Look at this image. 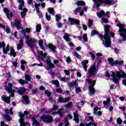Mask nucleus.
<instances>
[{"instance_id":"nucleus-1","label":"nucleus","mask_w":126,"mask_h":126,"mask_svg":"<svg viewBox=\"0 0 126 126\" xmlns=\"http://www.w3.org/2000/svg\"><path fill=\"white\" fill-rule=\"evenodd\" d=\"M110 28H111V26L109 25H106L104 26L105 32L104 34V40H105V42L104 46L106 48H110V47H111V44H112V42L111 41V37L109 34V33L111 32Z\"/></svg>"},{"instance_id":"nucleus-2","label":"nucleus","mask_w":126,"mask_h":126,"mask_svg":"<svg viewBox=\"0 0 126 126\" xmlns=\"http://www.w3.org/2000/svg\"><path fill=\"white\" fill-rule=\"evenodd\" d=\"M111 76L112 77V81L114 83H119L121 78H126V74L125 71H117L116 73L113 72L111 74Z\"/></svg>"},{"instance_id":"nucleus-3","label":"nucleus","mask_w":126,"mask_h":126,"mask_svg":"<svg viewBox=\"0 0 126 126\" xmlns=\"http://www.w3.org/2000/svg\"><path fill=\"white\" fill-rule=\"evenodd\" d=\"M40 121H42L45 124H51L53 123L54 118L52 115L44 114L40 116Z\"/></svg>"},{"instance_id":"nucleus-4","label":"nucleus","mask_w":126,"mask_h":126,"mask_svg":"<svg viewBox=\"0 0 126 126\" xmlns=\"http://www.w3.org/2000/svg\"><path fill=\"white\" fill-rule=\"evenodd\" d=\"M109 64L111 65V66H116L117 64H119L120 65H122L123 63H124V61H118L116 60L115 62L114 61V59L112 58H108L107 60Z\"/></svg>"},{"instance_id":"nucleus-5","label":"nucleus","mask_w":126,"mask_h":126,"mask_svg":"<svg viewBox=\"0 0 126 126\" xmlns=\"http://www.w3.org/2000/svg\"><path fill=\"white\" fill-rule=\"evenodd\" d=\"M38 41L35 38H31L29 40L26 41V44L28 47H30L31 49H34V47H36L35 43H37Z\"/></svg>"},{"instance_id":"nucleus-6","label":"nucleus","mask_w":126,"mask_h":126,"mask_svg":"<svg viewBox=\"0 0 126 126\" xmlns=\"http://www.w3.org/2000/svg\"><path fill=\"white\" fill-rule=\"evenodd\" d=\"M14 84V83H8V86H6L5 87L6 91H7L9 94H14L15 92H17L15 90H12V87Z\"/></svg>"},{"instance_id":"nucleus-7","label":"nucleus","mask_w":126,"mask_h":126,"mask_svg":"<svg viewBox=\"0 0 126 126\" xmlns=\"http://www.w3.org/2000/svg\"><path fill=\"white\" fill-rule=\"evenodd\" d=\"M94 3H97L99 2V3H104L105 4H107L108 5H113L115 2L113 0H93Z\"/></svg>"},{"instance_id":"nucleus-8","label":"nucleus","mask_w":126,"mask_h":126,"mask_svg":"<svg viewBox=\"0 0 126 126\" xmlns=\"http://www.w3.org/2000/svg\"><path fill=\"white\" fill-rule=\"evenodd\" d=\"M0 48H3V53L4 55H6L7 54V52H9V49H10V46L9 45H7L5 48V42L4 41L0 42Z\"/></svg>"},{"instance_id":"nucleus-9","label":"nucleus","mask_w":126,"mask_h":126,"mask_svg":"<svg viewBox=\"0 0 126 126\" xmlns=\"http://www.w3.org/2000/svg\"><path fill=\"white\" fill-rule=\"evenodd\" d=\"M96 70H97V69L96 68V66L94 65L92 66L89 70V76H90V77H92V76H95L96 73H97Z\"/></svg>"},{"instance_id":"nucleus-10","label":"nucleus","mask_w":126,"mask_h":126,"mask_svg":"<svg viewBox=\"0 0 126 126\" xmlns=\"http://www.w3.org/2000/svg\"><path fill=\"white\" fill-rule=\"evenodd\" d=\"M69 25H73L76 24V25H79L80 24V21L78 19H74L73 18H68Z\"/></svg>"},{"instance_id":"nucleus-11","label":"nucleus","mask_w":126,"mask_h":126,"mask_svg":"<svg viewBox=\"0 0 126 126\" xmlns=\"http://www.w3.org/2000/svg\"><path fill=\"white\" fill-rule=\"evenodd\" d=\"M45 46L46 48H48V49L51 50L52 52H53L54 54H55V53H58V51L56 50V49H57L56 46L53 45V44L49 43L48 44H47V43H45Z\"/></svg>"},{"instance_id":"nucleus-12","label":"nucleus","mask_w":126,"mask_h":126,"mask_svg":"<svg viewBox=\"0 0 126 126\" xmlns=\"http://www.w3.org/2000/svg\"><path fill=\"white\" fill-rule=\"evenodd\" d=\"M10 97H14V94H10V96L8 97L2 96L1 100L2 101H4V102H5V103H6L7 104H10Z\"/></svg>"},{"instance_id":"nucleus-13","label":"nucleus","mask_w":126,"mask_h":126,"mask_svg":"<svg viewBox=\"0 0 126 126\" xmlns=\"http://www.w3.org/2000/svg\"><path fill=\"white\" fill-rule=\"evenodd\" d=\"M78 112V110H76L75 112L73 113V116L74 118V119H73V121H75L76 124H78L79 122V115L77 114Z\"/></svg>"},{"instance_id":"nucleus-14","label":"nucleus","mask_w":126,"mask_h":126,"mask_svg":"<svg viewBox=\"0 0 126 126\" xmlns=\"http://www.w3.org/2000/svg\"><path fill=\"white\" fill-rule=\"evenodd\" d=\"M16 26L17 30H20L21 29V22L19 20L16 19L15 20V25Z\"/></svg>"},{"instance_id":"nucleus-15","label":"nucleus","mask_w":126,"mask_h":126,"mask_svg":"<svg viewBox=\"0 0 126 126\" xmlns=\"http://www.w3.org/2000/svg\"><path fill=\"white\" fill-rule=\"evenodd\" d=\"M24 46V43H23V39H21L19 40V43L17 46V50L18 51H20L22 49H23V47Z\"/></svg>"},{"instance_id":"nucleus-16","label":"nucleus","mask_w":126,"mask_h":126,"mask_svg":"<svg viewBox=\"0 0 126 126\" xmlns=\"http://www.w3.org/2000/svg\"><path fill=\"white\" fill-rule=\"evenodd\" d=\"M17 0L19 3H21V4L19 5L18 9L19 10H22V9H23V7L24 6V4L25 2H24V0Z\"/></svg>"},{"instance_id":"nucleus-17","label":"nucleus","mask_w":126,"mask_h":126,"mask_svg":"<svg viewBox=\"0 0 126 126\" xmlns=\"http://www.w3.org/2000/svg\"><path fill=\"white\" fill-rule=\"evenodd\" d=\"M25 92H26V89L24 87H20V89L17 91V93L19 95H24Z\"/></svg>"},{"instance_id":"nucleus-18","label":"nucleus","mask_w":126,"mask_h":126,"mask_svg":"<svg viewBox=\"0 0 126 126\" xmlns=\"http://www.w3.org/2000/svg\"><path fill=\"white\" fill-rule=\"evenodd\" d=\"M86 81H87V82L89 83V84H91V85L89 86L91 87H94L95 84H96V80L92 81L90 79H87Z\"/></svg>"},{"instance_id":"nucleus-19","label":"nucleus","mask_w":126,"mask_h":126,"mask_svg":"<svg viewBox=\"0 0 126 126\" xmlns=\"http://www.w3.org/2000/svg\"><path fill=\"white\" fill-rule=\"evenodd\" d=\"M96 14L98 18H102V17L106 16V14L105 13V11L103 10V9H101L99 13L97 12Z\"/></svg>"},{"instance_id":"nucleus-20","label":"nucleus","mask_w":126,"mask_h":126,"mask_svg":"<svg viewBox=\"0 0 126 126\" xmlns=\"http://www.w3.org/2000/svg\"><path fill=\"white\" fill-rule=\"evenodd\" d=\"M22 98L25 101L26 104L28 105V104H30V99H29V96L27 95H23Z\"/></svg>"},{"instance_id":"nucleus-21","label":"nucleus","mask_w":126,"mask_h":126,"mask_svg":"<svg viewBox=\"0 0 126 126\" xmlns=\"http://www.w3.org/2000/svg\"><path fill=\"white\" fill-rule=\"evenodd\" d=\"M19 116L20 117H21V119L19 120V123L20 124V126L22 125V123H24V115H22V113L19 112Z\"/></svg>"},{"instance_id":"nucleus-22","label":"nucleus","mask_w":126,"mask_h":126,"mask_svg":"<svg viewBox=\"0 0 126 126\" xmlns=\"http://www.w3.org/2000/svg\"><path fill=\"white\" fill-rule=\"evenodd\" d=\"M10 56V57L12 56L13 58H15V57H16V52H15L14 48H13L12 47L11 48Z\"/></svg>"},{"instance_id":"nucleus-23","label":"nucleus","mask_w":126,"mask_h":126,"mask_svg":"<svg viewBox=\"0 0 126 126\" xmlns=\"http://www.w3.org/2000/svg\"><path fill=\"white\" fill-rule=\"evenodd\" d=\"M89 92L92 95H94L95 93H96V91L95 90V88L93 87H89Z\"/></svg>"},{"instance_id":"nucleus-24","label":"nucleus","mask_w":126,"mask_h":126,"mask_svg":"<svg viewBox=\"0 0 126 126\" xmlns=\"http://www.w3.org/2000/svg\"><path fill=\"white\" fill-rule=\"evenodd\" d=\"M3 118L5 119L6 122H10L11 121V117L7 114L4 115Z\"/></svg>"},{"instance_id":"nucleus-25","label":"nucleus","mask_w":126,"mask_h":126,"mask_svg":"<svg viewBox=\"0 0 126 126\" xmlns=\"http://www.w3.org/2000/svg\"><path fill=\"white\" fill-rule=\"evenodd\" d=\"M75 4H77L78 6H80V5H85V2L81 0L77 1Z\"/></svg>"},{"instance_id":"nucleus-26","label":"nucleus","mask_w":126,"mask_h":126,"mask_svg":"<svg viewBox=\"0 0 126 126\" xmlns=\"http://www.w3.org/2000/svg\"><path fill=\"white\" fill-rule=\"evenodd\" d=\"M110 103H111V98L109 97L107 98L106 101H103V104L104 106H108Z\"/></svg>"},{"instance_id":"nucleus-27","label":"nucleus","mask_w":126,"mask_h":126,"mask_svg":"<svg viewBox=\"0 0 126 126\" xmlns=\"http://www.w3.org/2000/svg\"><path fill=\"white\" fill-rule=\"evenodd\" d=\"M52 82L54 85H56V87H60V82L58 81V80H52Z\"/></svg>"},{"instance_id":"nucleus-28","label":"nucleus","mask_w":126,"mask_h":126,"mask_svg":"<svg viewBox=\"0 0 126 126\" xmlns=\"http://www.w3.org/2000/svg\"><path fill=\"white\" fill-rule=\"evenodd\" d=\"M121 37H122V39L123 40V42H126V33H119Z\"/></svg>"},{"instance_id":"nucleus-29","label":"nucleus","mask_w":126,"mask_h":126,"mask_svg":"<svg viewBox=\"0 0 126 126\" xmlns=\"http://www.w3.org/2000/svg\"><path fill=\"white\" fill-rule=\"evenodd\" d=\"M119 32L122 34H126V29L123 26L122 28L119 29Z\"/></svg>"},{"instance_id":"nucleus-30","label":"nucleus","mask_w":126,"mask_h":126,"mask_svg":"<svg viewBox=\"0 0 126 126\" xmlns=\"http://www.w3.org/2000/svg\"><path fill=\"white\" fill-rule=\"evenodd\" d=\"M95 35H99V32L94 30L91 32V36H95Z\"/></svg>"},{"instance_id":"nucleus-31","label":"nucleus","mask_w":126,"mask_h":126,"mask_svg":"<svg viewBox=\"0 0 126 126\" xmlns=\"http://www.w3.org/2000/svg\"><path fill=\"white\" fill-rule=\"evenodd\" d=\"M81 9V7H78L76 8L74 11H73V13L75 15H77V13H78V11Z\"/></svg>"},{"instance_id":"nucleus-32","label":"nucleus","mask_w":126,"mask_h":126,"mask_svg":"<svg viewBox=\"0 0 126 126\" xmlns=\"http://www.w3.org/2000/svg\"><path fill=\"white\" fill-rule=\"evenodd\" d=\"M49 13L50 14H54L55 13V9L54 8L51 7V8H48Z\"/></svg>"},{"instance_id":"nucleus-33","label":"nucleus","mask_w":126,"mask_h":126,"mask_svg":"<svg viewBox=\"0 0 126 126\" xmlns=\"http://www.w3.org/2000/svg\"><path fill=\"white\" fill-rule=\"evenodd\" d=\"M93 26V20L91 19H89L88 24V26L89 28H91V27H92Z\"/></svg>"},{"instance_id":"nucleus-34","label":"nucleus","mask_w":126,"mask_h":126,"mask_svg":"<svg viewBox=\"0 0 126 126\" xmlns=\"http://www.w3.org/2000/svg\"><path fill=\"white\" fill-rule=\"evenodd\" d=\"M41 29H42L41 25H37L36 27V32L37 33H39V32H40V31H41Z\"/></svg>"},{"instance_id":"nucleus-35","label":"nucleus","mask_w":126,"mask_h":126,"mask_svg":"<svg viewBox=\"0 0 126 126\" xmlns=\"http://www.w3.org/2000/svg\"><path fill=\"white\" fill-rule=\"evenodd\" d=\"M25 78L27 81H31V76L29 74H26L25 75Z\"/></svg>"},{"instance_id":"nucleus-36","label":"nucleus","mask_w":126,"mask_h":126,"mask_svg":"<svg viewBox=\"0 0 126 126\" xmlns=\"http://www.w3.org/2000/svg\"><path fill=\"white\" fill-rule=\"evenodd\" d=\"M38 93V89L35 88L34 89L32 90V95H34L35 94H37Z\"/></svg>"},{"instance_id":"nucleus-37","label":"nucleus","mask_w":126,"mask_h":126,"mask_svg":"<svg viewBox=\"0 0 126 126\" xmlns=\"http://www.w3.org/2000/svg\"><path fill=\"white\" fill-rule=\"evenodd\" d=\"M83 39L84 42H88V38H87V34L85 33L83 35Z\"/></svg>"},{"instance_id":"nucleus-38","label":"nucleus","mask_w":126,"mask_h":126,"mask_svg":"<svg viewBox=\"0 0 126 126\" xmlns=\"http://www.w3.org/2000/svg\"><path fill=\"white\" fill-rule=\"evenodd\" d=\"M117 123L118 125H122L123 124V120L121 118L119 117L117 119Z\"/></svg>"},{"instance_id":"nucleus-39","label":"nucleus","mask_w":126,"mask_h":126,"mask_svg":"<svg viewBox=\"0 0 126 126\" xmlns=\"http://www.w3.org/2000/svg\"><path fill=\"white\" fill-rule=\"evenodd\" d=\"M76 84V81H73L72 82L69 83L68 85L69 87H73Z\"/></svg>"},{"instance_id":"nucleus-40","label":"nucleus","mask_w":126,"mask_h":126,"mask_svg":"<svg viewBox=\"0 0 126 126\" xmlns=\"http://www.w3.org/2000/svg\"><path fill=\"white\" fill-rule=\"evenodd\" d=\"M89 55H91V57L92 58V61H94V60H95V58H96L95 54L92 53V52H90Z\"/></svg>"},{"instance_id":"nucleus-41","label":"nucleus","mask_w":126,"mask_h":126,"mask_svg":"<svg viewBox=\"0 0 126 126\" xmlns=\"http://www.w3.org/2000/svg\"><path fill=\"white\" fill-rule=\"evenodd\" d=\"M45 18L46 19L48 20V21H50L51 20V15H48V12L45 13Z\"/></svg>"},{"instance_id":"nucleus-42","label":"nucleus","mask_w":126,"mask_h":126,"mask_svg":"<svg viewBox=\"0 0 126 126\" xmlns=\"http://www.w3.org/2000/svg\"><path fill=\"white\" fill-rule=\"evenodd\" d=\"M55 90L57 93H60V94H62V93H63V90H62V89H61V88L56 89Z\"/></svg>"},{"instance_id":"nucleus-43","label":"nucleus","mask_w":126,"mask_h":126,"mask_svg":"<svg viewBox=\"0 0 126 126\" xmlns=\"http://www.w3.org/2000/svg\"><path fill=\"white\" fill-rule=\"evenodd\" d=\"M62 18V17L60 16V15H56V20L57 22H59L60 20H61V19Z\"/></svg>"},{"instance_id":"nucleus-44","label":"nucleus","mask_w":126,"mask_h":126,"mask_svg":"<svg viewBox=\"0 0 126 126\" xmlns=\"http://www.w3.org/2000/svg\"><path fill=\"white\" fill-rule=\"evenodd\" d=\"M58 102L59 103H64V99L63 97H60L58 99Z\"/></svg>"},{"instance_id":"nucleus-45","label":"nucleus","mask_w":126,"mask_h":126,"mask_svg":"<svg viewBox=\"0 0 126 126\" xmlns=\"http://www.w3.org/2000/svg\"><path fill=\"white\" fill-rule=\"evenodd\" d=\"M38 44L39 47H42L44 46V42L43 41V40H39L38 41Z\"/></svg>"},{"instance_id":"nucleus-46","label":"nucleus","mask_w":126,"mask_h":126,"mask_svg":"<svg viewBox=\"0 0 126 126\" xmlns=\"http://www.w3.org/2000/svg\"><path fill=\"white\" fill-rule=\"evenodd\" d=\"M3 12H5V13H6V15L7 13H10V11L9 10H8V8H7L6 7H4L3 8Z\"/></svg>"},{"instance_id":"nucleus-47","label":"nucleus","mask_w":126,"mask_h":126,"mask_svg":"<svg viewBox=\"0 0 126 126\" xmlns=\"http://www.w3.org/2000/svg\"><path fill=\"white\" fill-rule=\"evenodd\" d=\"M6 16L7 17L8 19H9V18H10V17H13V15H12V13H8L6 15Z\"/></svg>"},{"instance_id":"nucleus-48","label":"nucleus","mask_w":126,"mask_h":126,"mask_svg":"<svg viewBox=\"0 0 126 126\" xmlns=\"http://www.w3.org/2000/svg\"><path fill=\"white\" fill-rule=\"evenodd\" d=\"M75 91H76V93L77 94H78L79 92H81V89H80V88L77 87L75 88Z\"/></svg>"},{"instance_id":"nucleus-49","label":"nucleus","mask_w":126,"mask_h":126,"mask_svg":"<svg viewBox=\"0 0 126 126\" xmlns=\"http://www.w3.org/2000/svg\"><path fill=\"white\" fill-rule=\"evenodd\" d=\"M33 125H34L35 126H40V123H39V122H38L37 120H34L33 122Z\"/></svg>"},{"instance_id":"nucleus-50","label":"nucleus","mask_w":126,"mask_h":126,"mask_svg":"<svg viewBox=\"0 0 126 126\" xmlns=\"http://www.w3.org/2000/svg\"><path fill=\"white\" fill-rule=\"evenodd\" d=\"M66 62L67 63H71V59L70 57H68L66 58Z\"/></svg>"},{"instance_id":"nucleus-51","label":"nucleus","mask_w":126,"mask_h":126,"mask_svg":"<svg viewBox=\"0 0 126 126\" xmlns=\"http://www.w3.org/2000/svg\"><path fill=\"white\" fill-rule=\"evenodd\" d=\"M109 36L110 37V39H111V37L112 38H114V37H115V33H114V32H109Z\"/></svg>"},{"instance_id":"nucleus-52","label":"nucleus","mask_w":126,"mask_h":126,"mask_svg":"<svg viewBox=\"0 0 126 126\" xmlns=\"http://www.w3.org/2000/svg\"><path fill=\"white\" fill-rule=\"evenodd\" d=\"M30 114V112L29 111H28L27 110H26L24 111V114L22 113V115H24V117H25L26 116H28Z\"/></svg>"},{"instance_id":"nucleus-53","label":"nucleus","mask_w":126,"mask_h":126,"mask_svg":"<svg viewBox=\"0 0 126 126\" xmlns=\"http://www.w3.org/2000/svg\"><path fill=\"white\" fill-rule=\"evenodd\" d=\"M69 101H70V97H65L64 99V103L69 102Z\"/></svg>"},{"instance_id":"nucleus-54","label":"nucleus","mask_w":126,"mask_h":126,"mask_svg":"<svg viewBox=\"0 0 126 126\" xmlns=\"http://www.w3.org/2000/svg\"><path fill=\"white\" fill-rule=\"evenodd\" d=\"M26 63H27V62H26L23 60H21V64L22 65H24V64H26Z\"/></svg>"},{"instance_id":"nucleus-55","label":"nucleus","mask_w":126,"mask_h":126,"mask_svg":"<svg viewBox=\"0 0 126 126\" xmlns=\"http://www.w3.org/2000/svg\"><path fill=\"white\" fill-rule=\"evenodd\" d=\"M63 108L58 109V111H57V114L59 115L60 114H61L62 112H63Z\"/></svg>"},{"instance_id":"nucleus-56","label":"nucleus","mask_w":126,"mask_h":126,"mask_svg":"<svg viewBox=\"0 0 126 126\" xmlns=\"http://www.w3.org/2000/svg\"><path fill=\"white\" fill-rule=\"evenodd\" d=\"M64 72L66 75H70V73L69 72V70H64Z\"/></svg>"},{"instance_id":"nucleus-57","label":"nucleus","mask_w":126,"mask_h":126,"mask_svg":"<svg viewBox=\"0 0 126 126\" xmlns=\"http://www.w3.org/2000/svg\"><path fill=\"white\" fill-rule=\"evenodd\" d=\"M102 20L103 21L104 23H108L109 22V20L106 18H102Z\"/></svg>"},{"instance_id":"nucleus-58","label":"nucleus","mask_w":126,"mask_h":126,"mask_svg":"<svg viewBox=\"0 0 126 126\" xmlns=\"http://www.w3.org/2000/svg\"><path fill=\"white\" fill-rule=\"evenodd\" d=\"M26 15V13L24 12H21V16L22 18H23L24 17H25V16Z\"/></svg>"},{"instance_id":"nucleus-59","label":"nucleus","mask_w":126,"mask_h":126,"mask_svg":"<svg viewBox=\"0 0 126 126\" xmlns=\"http://www.w3.org/2000/svg\"><path fill=\"white\" fill-rule=\"evenodd\" d=\"M88 63V60H84L82 62V65L87 64Z\"/></svg>"},{"instance_id":"nucleus-60","label":"nucleus","mask_w":126,"mask_h":126,"mask_svg":"<svg viewBox=\"0 0 126 126\" xmlns=\"http://www.w3.org/2000/svg\"><path fill=\"white\" fill-rule=\"evenodd\" d=\"M19 82L20 84H22V85H24V80L22 79H20L19 80Z\"/></svg>"},{"instance_id":"nucleus-61","label":"nucleus","mask_w":126,"mask_h":126,"mask_svg":"<svg viewBox=\"0 0 126 126\" xmlns=\"http://www.w3.org/2000/svg\"><path fill=\"white\" fill-rule=\"evenodd\" d=\"M75 55L76 56V59H81V56H80L79 54H77V53H75Z\"/></svg>"},{"instance_id":"nucleus-62","label":"nucleus","mask_w":126,"mask_h":126,"mask_svg":"<svg viewBox=\"0 0 126 126\" xmlns=\"http://www.w3.org/2000/svg\"><path fill=\"white\" fill-rule=\"evenodd\" d=\"M25 31L27 33H28V34H30V32H31V30L27 28L26 29Z\"/></svg>"},{"instance_id":"nucleus-63","label":"nucleus","mask_w":126,"mask_h":126,"mask_svg":"<svg viewBox=\"0 0 126 126\" xmlns=\"http://www.w3.org/2000/svg\"><path fill=\"white\" fill-rule=\"evenodd\" d=\"M46 63H47V64H50L51 63H52V62H51V59H48L46 60Z\"/></svg>"},{"instance_id":"nucleus-64","label":"nucleus","mask_w":126,"mask_h":126,"mask_svg":"<svg viewBox=\"0 0 126 126\" xmlns=\"http://www.w3.org/2000/svg\"><path fill=\"white\" fill-rule=\"evenodd\" d=\"M98 36L101 40H103V38L104 39V35L103 36L101 33L98 34Z\"/></svg>"}]
</instances>
